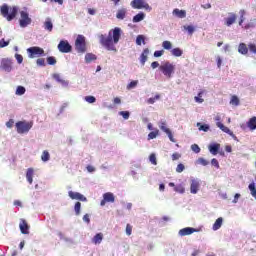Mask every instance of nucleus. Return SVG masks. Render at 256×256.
<instances>
[{"label": "nucleus", "mask_w": 256, "mask_h": 256, "mask_svg": "<svg viewBox=\"0 0 256 256\" xmlns=\"http://www.w3.org/2000/svg\"><path fill=\"white\" fill-rule=\"evenodd\" d=\"M121 35H123V30L120 27H115L109 30L107 34H98L99 43L107 51H113L117 53V43L121 41Z\"/></svg>", "instance_id": "1"}, {"label": "nucleus", "mask_w": 256, "mask_h": 256, "mask_svg": "<svg viewBox=\"0 0 256 256\" xmlns=\"http://www.w3.org/2000/svg\"><path fill=\"white\" fill-rule=\"evenodd\" d=\"M159 71H161L164 77L171 79V77H173L175 74V65L169 61L163 62L159 67Z\"/></svg>", "instance_id": "2"}, {"label": "nucleus", "mask_w": 256, "mask_h": 256, "mask_svg": "<svg viewBox=\"0 0 256 256\" xmlns=\"http://www.w3.org/2000/svg\"><path fill=\"white\" fill-rule=\"evenodd\" d=\"M18 11H19V8H17V6L10 8V10H9V6H7V4H4L1 7V13H2L3 17H5L7 19V21H13V18L17 17Z\"/></svg>", "instance_id": "3"}, {"label": "nucleus", "mask_w": 256, "mask_h": 256, "mask_svg": "<svg viewBox=\"0 0 256 256\" xmlns=\"http://www.w3.org/2000/svg\"><path fill=\"white\" fill-rule=\"evenodd\" d=\"M32 22L33 20L31 19V17H29V12H27V8H25L24 10H21L20 19H19L20 27L25 29V27H29V25H31Z\"/></svg>", "instance_id": "4"}, {"label": "nucleus", "mask_w": 256, "mask_h": 256, "mask_svg": "<svg viewBox=\"0 0 256 256\" xmlns=\"http://www.w3.org/2000/svg\"><path fill=\"white\" fill-rule=\"evenodd\" d=\"M29 59L45 57V50L39 46H33L27 49Z\"/></svg>", "instance_id": "5"}, {"label": "nucleus", "mask_w": 256, "mask_h": 256, "mask_svg": "<svg viewBox=\"0 0 256 256\" xmlns=\"http://www.w3.org/2000/svg\"><path fill=\"white\" fill-rule=\"evenodd\" d=\"M132 9H145V11H153V8L147 3V0H132L130 3Z\"/></svg>", "instance_id": "6"}, {"label": "nucleus", "mask_w": 256, "mask_h": 256, "mask_svg": "<svg viewBox=\"0 0 256 256\" xmlns=\"http://www.w3.org/2000/svg\"><path fill=\"white\" fill-rule=\"evenodd\" d=\"M32 127L33 123L31 122L20 121L16 123L17 133H19L20 135H22L23 133H29Z\"/></svg>", "instance_id": "7"}, {"label": "nucleus", "mask_w": 256, "mask_h": 256, "mask_svg": "<svg viewBox=\"0 0 256 256\" xmlns=\"http://www.w3.org/2000/svg\"><path fill=\"white\" fill-rule=\"evenodd\" d=\"M75 49L77 53H85L87 51V45L85 44V36L78 35L75 41Z\"/></svg>", "instance_id": "8"}, {"label": "nucleus", "mask_w": 256, "mask_h": 256, "mask_svg": "<svg viewBox=\"0 0 256 256\" xmlns=\"http://www.w3.org/2000/svg\"><path fill=\"white\" fill-rule=\"evenodd\" d=\"M1 69L6 73H11L13 71V60L9 58H4L1 60Z\"/></svg>", "instance_id": "9"}, {"label": "nucleus", "mask_w": 256, "mask_h": 256, "mask_svg": "<svg viewBox=\"0 0 256 256\" xmlns=\"http://www.w3.org/2000/svg\"><path fill=\"white\" fill-rule=\"evenodd\" d=\"M200 188L201 180L192 178L190 181V193H192V195H197V193H199Z\"/></svg>", "instance_id": "10"}, {"label": "nucleus", "mask_w": 256, "mask_h": 256, "mask_svg": "<svg viewBox=\"0 0 256 256\" xmlns=\"http://www.w3.org/2000/svg\"><path fill=\"white\" fill-rule=\"evenodd\" d=\"M71 49V44H69L67 40H62L58 44V51H60V53H71Z\"/></svg>", "instance_id": "11"}, {"label": "nucleus", "mask_w": 256, "mask_h": 256, "mask_svg": "<svg viewBox=\"0 0 256 256\" xmlns=\"http://www.w3.org/2000/svg\"><path fill=\"white\" fill-rule=\"evenodd\" d=\"M237 21V14L230 12L228 13V17L224 18V25L226 27H231Z\"/></svg>", "instance_id": "12"}, {"label": "nucleus", "mask_w": 256, "mask_h": 256, "mask_svg": "<svg viewBox=\"0 0 256 256\" xmlns=\"http://www.w3.org/2000/svg\"><path fill=\"white\" fill-rule=\"evenodd\" d=\"M198 229L191 228V227H186L183 229H180L178 232V235L180 237H186V235H193V233H198Z\"/></svg>", "instance_id": "13"}, {"label": "nucleus", "mask_w": 256, "mask_h": 256, "mask_svg": "<svg viewBox=\"0 0 256 256\" xmlns=\"http://www.w3.org/2000/svg\"><path fill=\"white\" fill-rule=\"evenodd\" d=\"M68 196L70 199L76 200V201H87V197H85L83 194L79 192L69 191Z\"/></svg>", "instance_id": "14"}, {"label": "nucleus", "mask_w": 256, "mask_h": 256, "mask_svg": "<svg viewBox=\"0 0 256 256\" xmlns=\"http://www.w3.org/2000/svg\"><path fill=\"white\" fill-rule=\"evenodd\" d=\"M219 149H221V144L219 143H211L208 146V150L210 151L211 155H217L219 153Z\"/></svg>", "instance_id": "15"}, {"label": "nucleus", "mask_w": 256, "mask_h": 256, "mask_svg": "<svg viewBox=\"0 0 256 256\" xmlns=\"http://www.w3.org/2000/svg\"><path fill=\"white\" fill-rule=\"evenodd\" d=\"M19 227L23 235H29V225L25 220H21Z\"/></svg>", "instance_id": "16"}, {"label": "nucleus", "mask_w": 256, "mask_h": 256, "mask_svg": "<svg viewBox=\"0 0 256 256\" xmlns=\"http://www.w3.org/2000/svg\"><path fill=\"white\" fill-rule=\"evenodd\" d=\"M172 15H175V17H178V19H185V17H187V12L185 10L176 8L173 10Z\"/></svg>", "instance_id": "17"}, {"label": "nucleus", "mask_w": 256, "mask_h": 256, "mask_svg": "<svg viewBox=\"0 0 256 256\" xmlns=\"http://www.w3.org/2000/svg\"><path fill=\"white\" fill-rule=\"evenodd\" d=\"M127 17V8H120L117 10L116 19L123 21Z\"/></svg>", "instance_id": "18"}, {"label": "nucleus", "mask_w": 256, "mask_h": 256, "mask_svg": "<svg viewBox=\"0 0 256 256\" xmlns=\"http://www.w3.org/2000/svg\"><path fill=\"white\" fill-rule=\"evenodd\" d=\"M34 175H35V170L33 168H28L26 172V179L30 185L33 184Z\"/></svg>", "instance_id": "19"}, {"label": "nucleus", "mask_w": 256, "mask_h": 256, "mask_svg": "<svg viewBox=\"0 0 256 256\" xmlns=\"http://www.w3.org/2000/svg\"><path fill=\"white\" fill-rule=\"evenodd\" d=\"M238 53H240V55H247L249 53V48L247 47V44L240 43L238 46Z\"/></svg>", "instance_id": "20"}, {"label": "nucleus", "mask_w": 256, "mask_h": 256, "mask_svg": "<svg viewBox=\"0 0 256 256\" xmlns=\"http://www.w3.org/2000/svg\"><path fill=\"white\" fill-rule=\"evenodd\" d=\"M103 242V233H97L93 238H92V243L94 245H101Z\"/></svg>", "instance_id": "21"}, {"label": "nucleus", "mask_w": 256, "mask_h": 256, "mask_svg": "<svg viewBox=\"0 0 256 256\" xmlns=\"http://www.w3.org/2000/svg\"><path fill=\"white\" fill-rule=\"evenodd\" d=\"M43 27L45 31H49V33L53 31V22L51 21V18H46Z\"/></svg>", "instance_id": "22"}, {"label": "nucleus", "mask_w": 256, "mask_h": 256, "mask_svg": "<svg viewBox=\"0 0 256 256\" xmlns=\"http://www.w3.org/2000/svg\"><path fill=\"white\" fill-rule=\"evenodd\" d=\"M220 227H223V217H219L218 219H216L212 226V229L213 231H219Z\"/></svg>", "instance_id": "23"}, {"label": "nucleus", "mask_w": 256, "mask_h": 256, "mask_svg": "<svg viewBox=\"0 0 256 256\" xmlns=\"http://www.w3.org/2000/svg\"><path fill=\"white\" fill-rule=\"evenodd\" d=\"M247 127L250 129V131H255L256 129V116H253L250 118L247 122Z\"/></svg>", "instance_id": "24"}, {"label": "nucleus", "mask_w": 256, "mask_h": 256, "mask_svg": "<svg viewBox=\"0 0 256 256\" xmlns=\"http://www.w3.org/2000/svg\"><path fill=\"white\" fill-rule=\"evenodd\" d=\"M149 55V48H146L143 50L141 56H140V63L142 65H145V63H147V57Z\"/></svg>", "instance_id": "25"}, {"label": "nucleus", "mask_w": 256, "mask_h": 256, "mask_svg": "<svg viewBox=\"0 0 256 256\" xmlns=\"http://www.w3.org/2000/svg\"><path fill=\"white\" fill-rule=\"evenodd\" d=\"M103 199H105L107 203H115V195H113L111 192L105 193L103 195Z\"/></svg>", "instance_id": "26"}, {"label": "nucleus", "mask_w": 256, "mask_h": 256, "mask_svg": "<svg viewBox=\"0 0 256 256\" xmlns=\"http://www.w3.org/2000/svg\"><path fill=\"white\" fill-rule=\"evenodd\" d=\"M53 79H55V81H57L58 83H61V85H62L63 87H68V85H69V82L63 80V79L61 78V75H59V74H54V75H53Z\"/></svg>", "instance_id": "27"}, {"label": "nucleus", "mask_w": 256, "mask_h": 256, "mask_svg": "<svg viewBox=\"0 0 256 256\" xmlns=\"http://www.w3.org/2000/svg\"><path fill=\"white\" fill-rule=\"evenodd\" d=\"M159 128L161 129V131H163L164 133H169L171 131V129L167 128V122L165 120H161L158 123Z\"/></svg>", "instance_id": "28"}, {"label": "nucleus", "mask_w": 256, "mask_h": 256, "mask_svg": "<svg viewBox=\"0 0 256 256\" xmlns=\"http://www.w3.org/2000/svg\"><path fill=\"white\" fill-rule=\"evenodd\" d=\"M93 61H97V56L93 53H87L85 55V62L86 63H93Z\"/></svg>", "instance_id": "29"}, {"label": "nucleus", "mask_w": 256, "mask_h": 256, "mask_svg": "<svg viewBox=\"0 0 256 256\" xmlns=\"http://www.w3.org/2000/svg\"><path fill=\"white\" fill-rule=\"evenodd\" d=\"M145 19V13L140 12L133 17V23H141Z\"/></svg>", "instance_id": "30"}, {"label": "nucleus", "mask_w": 256, "mask_h": 256, "mask_svg": "<svg viewBox=\"0 0 256 256\" xmlns=\"http://www.w3.org/2000/svg\"><path fill=\"white\" fill-rule=\"evenodd\" d=\"M41 159L44 163H47V161H49V159H51V154H49V151L47 150H44L42 152V155H41Z\"/></svg>", "instance_id": "31"}, {"label": "nucleus", "mask_w": 256, "mask_h": 256, "mask_svg": "<svg viewBox=\"0 0 256 256\" xmlns=\"http://www.w3.org/2000/svg\"><path fill=\"white\" fill-rule=\"evenodd\" d=\"M204 94H205V91H204V90L200 91V92L198 93V95L194 97V101H195L196 103H203V102L205 101L204 99H202V97H203Z\"/></svg>", "instance_id": "32"}, {"label": "nucleus", "mask_w": 256, "mask_h": 256, "mask_svg": "<svg viewBox=\"0 0 256 256\" xmlns=\"http://www.w3.org/2000/svg\"><path fill=\"white\" fill-rule=\"evenodd\" d=\"M171 55L174 57H181L183 55V50H181V48H174L171 50Z\"/></svg>", "instance_id": "33"}, {"label": "nucleus", "mask_w": 256, "mask_h": 256, "mask_svg": "<svg viewBox=\"0 0 256 256\" xmlns=\"http://www.w3.org/2000/svg\"><path fill=\"white\" fill-rule=\"evenodd\" d=\"M256 27V19H251L245 26L244 29H255Z\"/></svg>", "instance_id": "34"}, {"label": "nucleus", "mask_w": 256, "mask_h": 256, "mask_svg": "<svg viewBox=\"0 0 256 256\" xmlns=\"http://www.w3.org/2000/svg\"><path fill=\"white\" fill-rule=\"evenodd\" d=\"M163 49H166V51H170V49H173V43L171 41L165 40L162 42Z\"/></svg>", "instance_id": "35"}, {"label": "nucleus", "mask_w": 256, "mask_h": 256, "mask_svg": "<svg viewBox=\"0 0 256 256\" xmlns=\"http://www.w3.org/2000/svg\"><path fill=\"white\" fill-rule=\"evenodd\" d=\"M248 189L250 190V193L254 199H256V188H255V182H252L249 184Z\"/></svg>", "instance_id": "36"}, {"label": "nucleus", "mask_w": 256, "mask_h": 256, "mask_svg": "<svg viewBox=\"0 0 256 256\" xmlns=\"http://www.w3.org/2000/svg\"><path fill=\"white\" fill-rule=\"evenodd\" d=\"M247 14V12L245 10H240L239 11V15H240V21H239V25H243V23L245 22V15Z\"/></svg>", "instance_id": "37"}, {"label": "nucleus", "mask_w": 256, "mask_h": 256, "mask_svg": "<svg viewBox=\"0 0 256 256\" xmlns=\"http://www.w3.org/2000/svg\"><path fill=\"white\" fill-rule=\"evenodd\" d=\"M159 135V130L152 131L148 134V141H151V139H157V136Z\"/></svg>", "instance_id": "38"}, {"label": "nucleus", "mask_w": 256, "mask_h": 256, "mask_svg": "<svg viewBox=\"0 0 256 256\" xmlns=\"http://www.w3.org/2000/svg\"><path fill=\"white\" fill-rule=\"evenodd\" d=\"M26 91H27V90L25 89V87H23V86H18V87L16 88L15 94H16V95H19V96L25 95V92H26Z\"/></svg>", "instance_id": "39"}, {"label": "nucleus", "mask_w": 256, "mask_h": 256, "mask_svg": "<svg viewBox=\"0 0 256 256\" xmlns=\"http://www.w3.org/2000/svg\"><path fill=\"white\" fill-rule=\"evenodd\" d=\"M224 133H227L228 135H230V137H232L233 139L237 140V136H235V134L233 133V131H231L228 127L224 126L223 130Z\"/></svg>", "instance_id": "40"}, {"label": "nucleus", "mask_w": 256, "mask_h": 256, "mask_svg": "<svg viewBox=\"0 0 256 256\" xmlns=\"http://www.w3.org/2000/svg\"><path fill=\"white\" fill-rule=\"evenodd\" d=\"M160 99H161V96L157 94L155 97L149 98L146 102L148 103V105H153L155 101H159Z\"/></svg>", "instance_id": "41"}, {"label": "nucleus", "mask_w": 256, "mask_h": 256, "mask_svg": "<svg viewBox=\"0 0 256 256\" xmlns=\"http://www.w3.org/2000/svg\"><path fill=\"white\" fill-rule=\"evenodd\" d=\"M196 163H198V165H202L203 167H207V165H209V161H207L205 158H198Z\"/></svg>", "instance_id": "42"}, {"label": "nucleus", "mask_w": 256, "mask_h": 256, "mask_svg": "<svg viewBox=\"0 0 256 256\" xmlns=\"http://www.w3.org/2000/svg\"><path fill=\"white\" fill-rule=\"evenodd\" d=\"M197 127H199V131H204L205 133H207V131H209V125H207V124L201 125V123L198 122Z\"/></svg>", "instance_id": "43"}, {"label": "nucleus", "mask_w": 256, "mask_h": 256, "mask_svg": "<svg viewBox=\"0 0 256 256\" xmlns=\"http://www.w3.org/2000/svg\"><path fill=\"white\" fill-rule=\"evenodd\" d=\"M142 43L145 45V36L138 35L136 38V45H141Z\"/></svg>", "instance_id": "44"}, {"label": "nucleus", "mask_w": 256, "mask_h": 256, "mask_svg": "<svg viewBox=\"0 0 256 256\" xmlns=\"http://www.w3.org/2000/svg\"><path fill=\"white\" fill-rule=\"evenodd\" d=\"M74 210H75L76 215L81 214V202H76V204L74 206Z\"/></svg>", "instance_id": "45"}, {"label": "nucleus", "mask_w": 256, "mask_h": 256, "mask_svg": "<svg viewBox=\"0 0 256 256\" xmlns=\"http://www.w3.org/2000/svg\"><path fill=\"white\" fill-rule=\"evenodd\" d=\"M185 31H188L189 35H193V33H195V27L194 26H183Z\"/></svg>", "instance_id": "46"}, {"label": "nucleus", "mask_w": 256, "mask_h": 256, "mask_svg": "<svg viewBox=\"0 0 256 256\" xmlns=\"http://www.w3.org/2000/svg\"><path fill=\"white\" fill-rule=\"evenodd\" d=\"M9 43H11V40L5 41L4 38L0 40V49H3L4 47H8Z\"/></svg>", "instance_id": "47"}, {"label": "nucleus", "mask_w": 256, "mask_h": 256, "mask_svg": "<svg viewBox=\"0 0 256 256\" xmlns=\"http://www.w3.org/2000/svg\"><path fill=\"white\" fill-rule=\"evenodd\" d=\"M47 63H48V65H56L57 64V59H55V57H53V56H49L47 58Z\"/></svg>", "instance_id": "48"}, {"label": "nucleus", "mask_w": 256, "mask_h": 256, "mask_svg": "<svg viewBox=\"0 0 256 256\" xmlns=\"http://www.w3.org/2000/svg\"><path fill=\"white\" fill-rule=\"evenodd\" d=\"M119 115H121V117H123V119L127 120V119H129L131 113H129V111H120Z\"/></svg>", "instance_id": "49"}, {"label": "nucleus", "mask_w": 256, "mask_h": 256, "mask_svg": "<svg viewBox=\"0 0 256 256\" xmlns=\"http://www.w3.org/2000/svg\"><path fill=\"white\" fill-rule=\"evenodd\" d=\"M149 161L152 163V165H157V156L155 154H151L149 156Z\"/></svg>", "instance_id": "50"}, {"label": "nucleus", "mask_w": 256, "mask_h": 256, "mask_svg": "<svg viewBox=\"0 0 256 256\" xmlns=\"http://www.w3.org/2000/svg\"><path fill=\"white\" fill-rule=\"evenodd\" d=\"M191 150H192L194 153H201V148H200L199 145H197V144H192V145H191Z\"/></svg>", "instance_id": "51"}, {"label": "nucleus", "mask_w": 256, "mask_h": 256, "mask_svg": "<svg viewBox=\"0 0 256 256\" xmlns=\"http://www.w3.org/2000/svg\"><path fill=\"white\" fill-rule=\"evenodd\" d=\"M84 101H86L87 103H95V101H97V99L94 96H86L84 98Z\"/></svg>", "instance_id": "52"}, {"label": "nucleus", "mask_w": 256, "mask_h": 256, "mask_svg": "<svg viewBox=\"0 0 256 256\" xmlns=\"http://www.w3.org/2000/svg\"><path fill=\"white\" fill-rule=\"evenodd\" d=\"M230 104L231 105H239V98L237 96H232L231 100H230Z\"/></svg>", "instance_id": "53"}, {"label": "nucleus", "mask_w": 256, "mask_h": 256, "mask_svg": "<svg viewBox=\"0 0 256 256\" xmlns=\"http://www.w3.org/2000/svg\"><path fill=\"white\" fill-rule=\"evenodd\" d=\"M36 65H38V67H45V59L44 58H38L36 60Z\"/></svg>", "instance_id": "54"}, {"label": "nucleus", "mask_w": 256, "mask_h": 256, "mask_svg": "<svg viewBox=\"0 0 256 256\" xmlns=\"http://www.w3.org/2000/svg\"><path fill=\"white\" fill-rule=\"evenodd\" d=\"M183 171H185V165L178 164L176 168V173H183Z\"/></svg>", "instance_id": "55"}, {"label": "nucleus", "mask_w": 256, "mask_h": 256, "mask_svg": "<svg viewBox=\"0 0 256 256\" xmlns=\"http://www.w3.org/2000/svg\"><path fill=\"white\" fill-rule=\"evenodd\" d=\"M15 59L18 65H21V63H23V56L21 54H15Z\"/></svg>", "instance_id": "56"}, {"label": "nucleus", "mask_w": 256, "mask_h": 256, "mask_svg": "<svg viewBox=\"0 0 256 256\" xmlns=\"http://www.w3.org/2000/svg\"><path fill=\"white\" fill-rule=\"evenodd\" d=\"M174 191H176V193H185V187H183V186H176L175 188H174Z\"/></svg>", "instance_id": "57"}, {"label": "nucleus", "mask_w": 256, "mask_h": 256, "mask_svg": "<svg viewBox=\"0 0 256 256\" xmlns=\"http://www.w3.org/2000/svg\"><path fill=\"white\" fill-rule=\"evenodd\" d=\"M133 232V227L130 224L126 225V235L131 236V233Z\"/></svg>", "instance_id": "58"}, {"label": "nucleus", "mask_w": 256, "mask_h": 256, "mask_svg": "<svg viewBox=\"0 0 256 256\" xmlns=\"http://www.w3.org/2000/svg\"><path fill=\"white\" fill-rule=\"evenodd\" d=\"M248 49L251 53L256 54V44H249Z\"/></svg>", "instance_id": "59"}, {"label": "nucleus", "mask_w": 256, "mask_h": 256, "mask_svg": "<svg viewBox=\"0 0 256 256\" xmlns=\"http://www.w3.org/2000/svg\"><path fill=\"white\" fill-rule=\"evenodd\" d=\"M137 87V81H132L127 85V89H135Z\"/></svg>", "instance_id": "60"}, {"label": "nucleus", "mask_w": 256, "mask_h": 256, "mask_svg": "<svg viewBox=\"0 0 256 256\" xmlns=\"http://www.w3.org/2000/svg\"><path fill=\"white\" fill-rule=\"evenodd\" d=\"M164 53H165L164 50H157L154 52V57H163Z\"/></svg>", "instance_id": "61"}, {"label": "nucleus", "mask_w": 256, "mask_h": 256, "mask_svg": "<svg viewBox=\"0 0 256 256\" xmlns=\"http://www.w3.org/2000/svg\"><path fill=\"white\" fill-rule=\"evenodd\" d=\"M13 125H15V121L13 119H10L8 122H6V127H8V129H11Z\"/></svg>", "instance_id": "62"}, {"label": "nucleus", "mask_w": 256, "mask_h": 256, "mask_svg": "<svg viewBox=\"0 0 256 256\" xmlns=\"http://www.w3.org/2000/svg\"><path fill=\"white\" fill-rule=\"evenodd\" d=\"M211 165H213L214 167H217V169H219V161H217L216 158H213L211 160Z\"/></svg>", "instance_id": "63"}, {"label": "nucleus", "mask_w": 256, "mask_h": 256, "mask_svg": "<svg viewBox=\"0 0 256 256\" xmlns=\"http://www.w3.org/2000/svg\"><path fill=\"white\" fill-rule=\"evenodd\" d=\"M178 159H181V154L179 153L172 154V161H177Z\"/></svg>", "instance_id": "64"}]
</instances>
